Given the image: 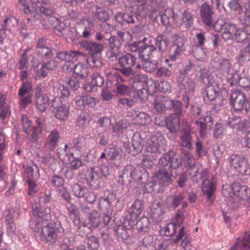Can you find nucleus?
<instances>
[{"instance_id":"nucleus-9","label":"nucleus","mask_w":250,"mask_h":250,"mask_svg":"<svg viewBox=\"0 0 250 250\" xmlns=\"http://www.w3.org/2000/svg\"><path fill=\"white\" fill-rule=\"evenodd\" d=\"M106 84L108 86L115 85L117 86V92L118 94L122 96L129 95L130 88L123 84H119V82H124L125 79L121 75L116 73L114 74L108 73L107 75Z\"/></svg>"},{"instance_id":"nucleus-12","label":"nucleus","mask_w":250,"mask_h":250,"mask_svg":"<svg viewBox=\"0 0 250 250\" xmlns=\"http://www.w3.org/2000/svg\"><path fill=\"white\" fill-rule=\"evenodd\" d=\"M213 6L205 2L202 3L200 7L199 12L201 21L207 26L212 25L214 20V12L213 10Z\"/></svg>"},{"instance_id":"nucleus-21","label":"nucleus","mask_w":250,"mask_h":250,"mask_svg":"<svg viewBox=\"0 0 250 250\" xmlns=\"http://www.w3.org/2000/svg\"><path fill=\"white\" fill-rule=\"evenodd\" d=\"M216 180L214 177L211 178V181L205 178L202 182V191L204 195H206L208 200H211V198L215 191Z\"/></svg>"},{"instance_id":"nucleus-51","label":"nucleus","mask_w":250,"mask_h":250,"mask_svg":"<svg viewBox=\"0 0 250 250\" xmlns=\"http://www.w3.org/2000/svg\"><path fill=\"white\" fill-rule=\"evenodd\" d=\"M135 120L138 124L142 125H148L151 122V119L149 116L144 112H140L136 116Z\"/></svg>"},{"instance_id":"nucleus-29","label":"nucleus","mask_w":250,"mask_h":250,"mask_svg":"<svg viewBox=\"0 0 250 250\" xmlns=\"http://www.w3.org/2000/svg\"><path fill=\"white\" fill-rule=\"evenodd\" d=\"M185 199L183 194L180 193L178 194H174L168 195L166 198V204L169 207L177 208L182 203Z\"/></svg>"},{"instance_id":"nucleus-17","label":"nucleus","mask_w":250,"mask_h":250,"mask_svg":"<svg viewBox=\"0 0 250 250\" xmlns=\"http://www.w3.org/2000/svg\"><path fill=\"white\" fill-rule=\"evenodd\" d=\"M20 9L25 14L30 15L35 21H39L41 23V21L44 19V17L41 13L40 7L38 6L36 3H32L30 5L22 4Z\"/></svg>"},{"instance_id":"nucleus-10","label":"nucleus","mask_w":250,"mask_h":250,"mask_svg":"<svg viewBox=\"0 0 250 250\" xmlns=\"http://www.w3.org/2000/svg\"><path fill=\"white\" fill-rule=\"evenodd\" d=\"M32 91V84L29 81H26L22 83L18 92L19 102L22 108H26L27 105L31 103L33 95L30 92Z\"/></svg>"},{"instance_id":"nucleus-52","label":"nucleus","mask_w":250,"mask_h":250,"mask_svg":"<svg viewBox=\"0 0 250 250\" xmlns=\"http://www.w3.org/2000/svg\"><path fill=\"white\" fill-rule=\"evenodd\" d=\"M90 120V117L87 114L82 113L78 117L77 125L82 128H84Z\"/></svg>"},{"instance_id":"nucleus-48","label":"nucleus","mask_w":250,"mask_h":250,"mask_svg":"<svg viewBox=\"0 0 250 250\" xmlns=\"http://www.w3.org/2000/svg\"><path fill=\"white\" fill-rule=\"evenodd\" d=\"M138 90L132 93V95L136 100L138 103H142L146 100L147 97V90L143 87L139 88Z\"/></svg>"},{"instance_id":"nucleus-30","label":"nucleus","mask_w":250,"mask_h":250,"mask_svg":"<svg viewBox=\"0 0 250 250\" xmlns=\"http://www.w3.org/2000/svg\"><path fill=\"white\" fill-rule=\"evenodd\" d=\"M114 230L118 239L121 241L127 240L133 234L132 230L126 229L119 225L114 227Z\"/></svg>"},{"instance_id":"nucleus-31","label":"nucleus","mask_w":250,"mask_h":250,"mask_svg":"<svg viewBox=\"0 0 250 250\" xmlns=\"http://www.w3.org/2000/svg\"><path fill=\"white\" fill-rule=\"evenodd\" d=\"M155 47L161 53L166 51L168 47V40L164 35L159 34L155 39Z\"/></svg>"},{"instance_id":"nucleus-34","label":"nucleus","mask_w":250,"mask_h":250,"mask_svg":"<svg viewBox=\"0 0 250 250\" xmlns=\"http://www.w3.org/2000/svg\"><path fill=\"white\" fill-rule=\"evenodd\" d=\"M137 103V100L132 95H129V97L127 98H120L118 100V105L124 109L131 108Z\"/></svg>"},{"instance_id":"nucleus-62","label":"nucleus","mask_w":250,"mask_h":250,"mask_svg":"<svg viewBox=\"0 0 250 250\" xmlns=\"http://www.w3.org/2000/svg\"><path fill=\"white\" fill-rule=\"evenodd\" d=\"M239 248L240 250H250V231L244 235Z\"/></svg>"},{"instance_id":"nucleus-20","label":"nucleus","mask_w":250,"mask_h":250,"mask_svg":"<svg viewBox=\"0 0 250 250\" xmlns=\"http://www.w3.org/2000/svg\"><path fill=\"white\" fill-rule=\"evenodd\" d=\"M57 100H59V98L55 97L52 101L51 106L54 108H56L55 116L60 120H65L68 117L69 109L68 107L64 104L61 103L59 104L57 103Z\"/></svg>"},{"instance_id":"nucleus-2","label":"nucleus","mask_w":250,"mask_h":250,"mask_svg":"<svg viewBox=\"0 0 250 250\" xmlns=\"http://www.w3.org/2000/svg\"><path fill=\"white\" fill-rule=\"evenodd\" d=\"M137 11L130 13L118 12L114 16L115 19L121 24L126 23L128 24H135V26L132 30L136 31L148 12L149 5L146 3L139 4L137 6Z\"/></svg>"},{"instance_id":"nucleus-55","label":"nucleus","mask_w":250,"mask_h":250,"mask_svg":"<svg viewBox=\"0 0 250 250\" xmlns=\"http://www.w3.org/2000/svg\"><path fill=\"white\" fill-rule=\"evenodd\" d=\"M90 77L91 83L95 87L96 86L101 87L104 84V79L99 73L97 72L93 73L90 76Z\"/></svg>"},{"instance_id":"nucleus-36","label":"nucleus","mask_w":250,"mask_h":250,"mask_svg":"<svg viewBox=\"0 0 250 250\" xmlns=\"http://www.w3.org/2000/svg\"><path fill=\"white\" fill-rule=\"evenodd\" d=\"M73 72L81 79L87 77L89 73L88 67L80 62L73 67Z\"/></svg>"},{"instance_id":"nucleus-14","label":"nucleus","mask_w":250,"mask_h":250,"mask_svg":"<svg viewBox=\"0 0 250 250\" xmlns=\"http://www.w3.org/2000/svg\"><path fill=\"white\" fill-rule=\"evenodd\" d=\"M42 221L45 225L42 229V238L46 243H50L53 246L57 242V233L54 228L47 225L48 222Z\"/></svg>"},{"instance_id":"nucleus-40","label":"nucleus","mask_w":250,"mask_h":250,"mask_svg":"<svg viewBox=\"0 0 250 250\" xmlns=\"http://www.w3.org/2000/svg\"><path fill=\"white\" fill-rule=\"evenodd\" d=\"M0 24H1V27H4L3 28L6 29L8 32L11 33L12 28L17 27L18 22L15 17L12 16L6 18Z\"/></svg>"},{"instance_id":"nucleus-18","label":"nucleus","mask_w":250,"mask_h":250,"mask_svg":"<svg viewBox=\"0 0 250 250\" xmlns=\"http://www.w3.org/2000/svg\"><path fill=\"white\" fill-rule=\"evenodd\" d=\"M137 178L136 169L132 165L126 166L122 170L119 176V181L123 184L131 182V180Z\"/></svg>"},{"instance_id":"nucleus-59","label":"nucleus","mask_w":250,"mask_h":250,"mask_svg":"<svg viewBox=\"0 0 250 250\" xmlns=\"http://www.w3.org/2000/svg\"><path fill=\"white\" fill-rule=\"evenodd\" d=\"M232 67L231 62L227 59H223L221 60L219 62V68L226 72L229 73Z\"/></svg>"},{"instance_id":"nucleus-44","label":"nucleus","mask_w":250,"mask_h":250,"mask_svg":"<svg viewBox=\"0 0 250 250\" xmlns=\"http://www.w3.org/2000/svg\"><path fill=\"white\" fill-rule=\"evenodd\" d=\"M74 147H70V155L72 157L73 159L70 161V167L72 170H77L82 167L83 162L82 159L74 156L73 151L74 150Z\"/></svg>"},{"instance_id":"nucleus-64","label":"nucleus","mask_w":250,"mask_h":250,"mask_svg":"<svg viewBox=\"0 0 250 250\" xmlns=\"http://www.w3.org/2000/svg\"><path fill=\"white\" fill-rule=\"evenodd\" d=\"M169 244L168 240H157L155 243L154 250H166L168 248Z\"/></svg>"},{"instance_id":"nucleus-1","label":"nucleus","mask_w":250,"mask_h":250,"mask_svg":"<svg viewBox=\"0 0 250 250\" xmlns=\"http://www.w3.org/2000/svg\"><path fill=\"white\" fill-rule=\"evenodd\" d=\"M182 157L176 152L169 150L159 158L158 167L160 169L155 173V176L159 182L164 185H168L176 178L182 169Z\"/></svg>"},{"instance_id":"nucleus-32","label":"nucleus","mask_w":250,"mask_h":250,"mask_svg":"<svg viewBox=\"0 0 250 250\" xmlns=\"http://www.w3.org/2000/svg\"><path fill=\"white\" fill-rule=\"evenodd\" d=\"M115 199V196L113 194H109L106 197L101 198L99 200V207L103 212L110 210L111 204Z\"/></svg>"},{"instance_id":"nucleus-57","label":"nucleus","mask_w":250,"mask_h":250,"mask_svg":"<svg viewBox=\"0 0 250 250\" xmlns=\"http://www.w3.org/2000/svg\"><path fill=\"white\" fill-rule=\"evenodd\" d=\"M144 207V202L142 200L136 199L132 204L130 209L135 214H141Z\"/></svg>"},{"instance_id":"nucleus-61","label":"nucleus","mask_w":250,"mask_h":250,"mask_svg":"<svg viewBox=\"0 0 250 250\" xmlns=\"http://www.w3.org/2000/svg\"><path fill=\"white\" fill-rule=\"evenodd\" d=\"M224 126L221 124H217L213 130V137L216 139L223 137L225 132Z\"/></svg>"},{"instance_id":"nucleus-60","label":"nucleus","mask_w":250,"mask_h":250,"mask_svg":"<svg viewBox=\"0 0 250 250\" xmlns=\"http://www.w3.org/2000/svg\"><path fill=\"white\" fill-rule=\"evenodd\" d=\"M21 121L23 131L28 135L30 128L31 127L32 122L29 120L27 115L25 114L21 115Z\"/></svg>"},{"instance_id":"nucleus-63","label":"nucleus","mask_w":250,"mask_h":250,"mask_svg":"<svg viewBox=\"0 0 250 250\" xmlns=\"http://www.w3.org/2000/svg\"><path fill=\"white\" fill-rule=\"evenodd\" d=\"M58 243L61 250H71L73 249L70 248L71 241L68 237L60 239Z\"/></svg>"},{"instance_id":"nucleus-11","label":"nucleus","mask_w":250,"mask_h":250,"mask_svg":"<svg viewBox=\"0 0 250 250\" xmlns=\"http://www.w3.org/2000/svg\"><path fill=\"white\" fill-rule=\"evenodd\" d=\"M229 161L231 166L242 175L250 174V168L245 158L237 155H232L229 157Z\"/></svg>"},{"instance_id":"nucleus-56","label":"nucleus","mask_w":250,"mask_h":250,"mask_svg":"<svg viewBox=\"0 0 250 250\" xmlns=\"http://www.w3.org/2000/svg\"><path fill=\"white\" fill-rule=\"evenodd\" d=\"M66 84L68 85L73 91L77 90L81 85V82L77 77H71L68 78Z\"/></svg>"},{"instance_id":"nucleus-45","label":"nucleus","mask_w":250,"mask_h":250,"mask_svg":"<svg viewBox=\"0 0 250 250\" xmlns=\"http://www.w3.org/2000/svg\"><path fill=\"white\" fill-rule=\"evenodd\" d=\"M234 36L236 42L238 43H247L250 39L246 32L243 29H236Z\"/></svg>"},{"instance_id":"nucleus-13","label":"nucleus","mask_w":250,"mask_h":250,"mask_svg":"<svg viewBox=\"0 0 250 250\" xmlns=\"http://www.w3.org/2000/svg\"><path fill=\"white\" fill-rule=\"evenodd\" d=\"M193 15L188 9H184L181 12L180 16L177 14L176 26L181 27L184 26L186 29H190L193 26Z\"/></svg>"},{"instance_id":"nucleus-28","label":"nucleus","mask_w":250,"mask_h":250,"mask_svg":"<svg viewBox=\"0 0 250 250\" xmlns=\"http://www.w3.org/2000/svg\"><path fill=\"white\" fill-rule=\"evenodd\" d=\"M132 146L133 147V153L137 155L141 153L143 149L144 140L139 133H135L132 138Z\"/></svg>"},{"instance_id":"nucleus-3","label":"nucleus","mask_w":250,"mask_h":250,"mask_svg":"<svg viewBox=\"0 0 250 250\" xmlns=\"http://www.w3.org/2000/svg\"><path fill=\"white\" fill-rule=\"evenodd\" d=\"M51 195L50 193H45L43 196L40 197L39 199V207L36 205L35 207L32 206L33 214L34 218L32 223L35 222V227L32 228L34 229H39L41 228V220L43 221L49 222L51 218V210L49 208V203L51 201Z\"/></svg>"},{"instance_id":"nucleus-53","label":"nucleus","mask_w":250,"mask_h":250,"mask_svg":"<svg viewBox=\"0 0 250 250\" xmlns=\"http://www.w3.org/2000/svg\"><path fill=\"white\" fill-rule=\"evenodd\" d=\"M172 40V46H176L177 47L183 48L185 43V38L177 34H173L171 37Z\"/></svg>"},{"instance_id":"nucleus-50","label":"nucleus","mask_w":250,"mask_h":250,"mask_svg":"<svg viewBox=\"0 0 250 250\" xmlns=\"http://www.w3.org/2000/svg\"><path fill=\"white\" fill-rule=\"evenodd\" d=\"M183 48L177 47L176 46H171L169 51L168 56L170 60L172 61H175L179 58L181 55Z\"/></svg>"},{"instance_id":"nucleus-15","label":"nucleus","mask_w":250,"mask_h":250,"mask_svg":"<svg viewBox=\"0 0 250 250\" xmlns=\"http://www.w3.org/2000/svg\"><path fill=\"white\" fill-rule=\"evenodd\" d=\"M204 99L206 103L212 104L215 105H221L222 103L219 97L216 88L211 85H208L204 90L203 93Z\"/></svg>"},{"instance_id":"nucleus-43","label":"nucleus","mask_w":250,"mask_h":250,"mask_svg":"<svg viewBox=\"0 0 250 250\" xmlns=\"http://www.w3.org/2000/svg\"><path fill=\"white\" fill-rule=\"evenodd\" d=\"M136 229L140 232H147L149 228V220L146 217H142L136 223Z\"/></svg>"},{"instance_id":"nucleus-26","label":"nucleus","mask_w":250,"mask_h":250,"mask_svg":"<svg viewBox=\"0 0 250 250\" xmlns=\"http://www.w3.org/2000/svg\"><path fill=\"white\" fill-rule=\"evenodd\" d=\"M232 190L234 194L242 199H248L250 201V196L248 197V193L250 191L249 188L246 186L240 185L239 183H234L232 185Z\"/></svg>"},{"instance_id":"nucleus-22","label":"nucleus","mask_w":250,"mask_h":250,"mask_svg":"<svg viewBox=\"0 0 250 250\" xmlns=\"http://www.w3.org/2000/svg\"><path fill=\"white\" fill-rule=\"evenodd\" d=\"M59 131L54 129L50 132L46 138L45 147L49 151H54L58 146V143L60 138Z\"/></svg>"},{"instance_id":"nucleus-16","label":"nucleus","mask_w":250,"mask_h":250,"mask_svg":"<svg viewBox=\"0 0 250 250\" xmlns=\"http://www.w3.org/2000/svg\"><path fill=\"white\" fill-rule=\"evenodd\" d=\"M88 172L86 179L89 188L92 190L98 189L101 182L99 167H92Z\"/></svg>"},{"instance_id":"nucleus-5","label":"nucleus","mask_w":250,"mask_h":250,"mask_svg":"<svg viewBox=\"0 0 250 250\" xmlns=\"http://www.w3.org/2000/svg\"><path fill=\"white\" fill-rule=\"evenodd\" d=\"M230 105L236 112L245 111L246 114L250 112V102L247 101L242 92L239 90L232 91L229 98Z\"/></svg>"},{"instance_id":"nucleus-23","label":"nucleus","mask_w":250,"mask_h":250,"mask_svg":"<svg viewBox=\"0 0 250 250\" xmlns=\"http://www.w3.org/2000/svg\"><path fill=\"white\" fill-rule=\"evenodd\" d=\"M177 13L170 8L165 9L161 15V21L165 25L173 23L176 25Z\"/></svg>"},{"instance_id":"nucleus-8","label":"nucleus","mask_w":250,"mask_h":250,"mask_svg":"<svg viewBox=\"0 0 250 250\" xmlns=\"http://www.w3.org/2000/svg\"><path fill=\"white\" fill-rule=\"evenodd\" d=\"M181 104L180 101L173 100L168 97L159 95L155 98L154 108L157 111L161 113L167 110H172L175 108V106Z\"/></svg>"},{"instance_id":"nucleus-24","label":"nucleus","mask_w":250,"mask_h":250,"mask_svg":"<svg viewBox=\"0 0 250 250\" xmlns=\"http://www.w3.org/2000/svg\"><path fill=\"white\" fill-rule=\"evenodd\" d=\"M160 140L156 136H152L146 142V150L151 153H160Z\"/></svg>"},{"instance_id":"nucleus-7","label":"nucleus","mask_w":250,"mask_h":250,"mask_svg":"<svg viewBox=\"0 0 250 250\" xmlns=\"http://www.w3.org/2000/svg\"><path fill=\"white\" fill-rule=\"evenodd\" d=\"M173 113L166 118V126L171 133L176 134L180 129V119L183 115L182 103L175 106Z\"/></svg>"},{"instance_id":"nucleus-58","label":"nucleus","mask_w":250,"mask_h":250,"mask_svg":"<svg viewBox=\"0 0 250 250\" xmlns=\"http://www.w3.org/2000/svg\"><path fill=\"white\" fill-rule=\"evenodd\" d=\"M250 54L247 51V49H241L239 51V54L237 57V61L240 63L249 62L250 60Z\"/></svg>"},{"instance_id":"nucleus-54","label":"nucleus","mask_w":250,"mask_h":250,"mask_svg":"<svg viewBox=\"0 0 250 250\" xmlns=\"http://www.w3.org/2000/svg\"><path fill=\"white\" fill-rule=\"evenodd\" d=\"M84 54L78 51H71L67 53V62H74L78 60L80 57H84Z\"/></svg>"},{"instance_id":"nucleus-42","label":"nucleus","mask_w":250,"mask_h":250,"mask_svg":"<svg viewBox=\"0 0 250 250\" xmlns=\"http://www.w3.org/2000/svg\"><path fill=\"white\" fill-rule=\"evenodd\" d=\"M143 70L151 73L153 72L158 67V62L155 60L144 59Z\"/></svg>"},{"instance_id":"nucleus-6","label":"nucleus","mask_w":250,"mask_h":250,"mask_svg":"<svg viewBox=\"0 0 250 250\" xmlns=\"http://www.w3.org/2000/svg\"><path fill=\"white\" fill-rule=\"evenodd\" d=\"M137 58L133 54L126 53L118 58V62L121 67L117 70L124 76L130 77L134 74L132 67L135 65Z\"/></svg>"},{"instance_id":"nucleus-41","label":"nucleus","mask_w":250,"mask_h":250,"mask_svg":"<svg viewBox=\"0 0 250 250\" xmlns=\"http://www.w3.org/2000/svg\"><path fill=\"white\" fill-rule=\"evenodd\" d=\"M131 82L132 83V87L135 89H139V88L144 87V82L146 78L145 75H135L134 73L132 75Z\"/></svg>"},{"instance_id":"nucleus-19","label":"nucleus","mask_w":250,"mask_h":250,"mask_svg":"<svg viewBox=\"0 0 250 250\" xmlns=\"http://www.w3.org/2000/svg\"><path fill=\"white\" fill-rule=\"evenodd\" d=\"M80 46L88 52L89 55L101 54L104 50L102 43L93 41H83L80 42Z\"/></svg>"},{"instance_id":"nucleus-33","label":"nucleus","mask_w":250,"mask_h":250,"mask_svg":"<svg viewBox=\"0 0 250 250\" xmlns=\"http://www.w3.org/2000/svg\"><path fill=\"white\" fill-rule=\"evenodd\" d=\"M231 78L232 83H238L242 87L247 88L250 86V80L247 77H241L238 72L232 74Z\"/></svg>"},{"instance_id":"nucleus-37","label":"nucleus","mask_w":250,"mask_h":250,"mask_svg":"<svg viewBox=\"0 0 250 250\" xmlns=\"http://www.w3.org/2000/svg\"><path fill=\"white\" fill-rule=\"evenodd\" d=\"M25 171L27 174V180H36L40 176L39 168L37 165L33 164L26 167Z\"/></svg>"},{"instance_id":"nucleus-35","label":"nucleus","mask_w":250,"mask_h":250,"mask_svg":"<svg viewBox=\"0 0 250 250\" xmlns=\"http://www.w3.org/2000/svg\"><path fill=\"white\" fill-rule=\"evenodd\" d=\"M101 222L100 214L96 210L92 211L88 216L87 224L92 229L97 228Z\"/></svg>"},{"instance_id":"nucleus-47","label":"nucleus","mask_w":250,"mask_h":250,"mask_svg":"<svg viewBox=\"0 0 250 250\" xmlns=\"http://www.w3.org/2000/svg\"><path fill=\"white\" fill-rule=\"evenodd\" d=\"M107 42L111 50H119L121 45L120 40L115 36L109 35Z\"/></svg>"},{"instance_id":"nucleus-4","label":"nucleus","mask_w":250,"mask_h":250,"mask_svg":"<svg viewBox=\"0 0 250 250\" xmlns=\"http://www.w3.org/2000/svg\"><path fill=\"white\" fill-rule=\"evenodd\" d=\"M193 132L190 131L189 127L183 128L179 134V140L178 146L182 155H187L188 157L191 156L190 151L193 149Z\"/></svg>"},{"instance_id":"nucleus-39","label":"nucleus","mask_w":250,"mask_h":250,"mask_svg":"<svg viewBox=\"0 0 250 250\" xmlns=\"http://www.w3.org/2000/svg\"><path fill=\"white\" fill-rule=\"evenodd\" d=\"M235 31V26L233 24L228 23L222 32V38L225 41L232 39Z\"/></svg>"},{"instance_id":"nucleus-46","label":"nucleus","mask_w":250,"mask_h":250,"mask_svg":"<svg viewBox=\"0 0 250 250\" xmlns=\"http://www.w3.org/2000/svg\"><path fill=\"white\" fill-rule=\"evenodd\" d=\"M72 190L74 195L79 198L83 197L87 191L85 187L82 186L78 183H75L73 185Z\"/></svg>"},{"instance_id":"nucleus-38","label":"nucleus","mask_w":250,"mask_h":250,"mask_svg":"<svg viewBox=\"0 0 250 250\" xmlns=\"http://www.w3.org/2000/svg\"><path fill=\"white\" fill-rule=\"evenodd\" d=\"M38 109L42 112H45L49 105V98L47 95H42L36 98Z\"/></svg>"},{"instance_id":"nucleus-49","label":"nucleus","mask_w":250,"mask_h":250,"mask_svg":"<svg viewBox=\"0 0 250 250\" xmlns=\"http://www.w3.org/2000/svg\"><path fill=\"white\" fill-rule=\"evenodd\" d=\"M85 242L88 249L91 250H97L99 247V239L94 235H91L87 238Z\"/></svg>"},{"instance_id":"nucleus-25","label":"nucleus","mask_w":250,"mask_h":250,"mask_svg":"<svg viewBox=\"0 0 250 250\" xmlns=\"http://www.w3.org/2000/svg\"><path fill=\"white\" fill-rule=\"evenodd\" d=\"M142 50L139 51L141 60L150 59L156 53V48L153 44L148 45L144 43Z\"/></svg>"},{"instance_id":"nucleus-27","label":"nucleus","mask_w":250,"mask_h":250,"mask_svg":"<svg viewBox=\"0 0 250 250\" xmlns=\"http://www.w3.org/2000/svg\"><path fill=\"white\" fill-rule=\"evenodd\" d=\"M86 62L93 69L101 68L104 63L101 54H90L86 58Z\"/></svg>"}]
</instances>
